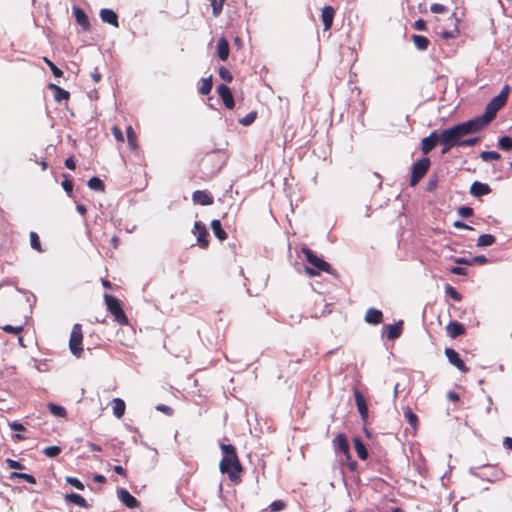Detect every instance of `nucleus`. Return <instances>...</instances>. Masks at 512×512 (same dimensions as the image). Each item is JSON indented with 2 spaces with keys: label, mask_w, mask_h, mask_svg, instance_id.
<instances>
[{
  "label": "nucleus",
  "mask_w": 512,
  "mask_h": 512,
  "mask_svg": "<svg viewBox=\"0 0 512 512\" xmlns=\"http://www.w3.org/2000/svg\"><path fill=\"white\" fill-rule=\"evenodd\" d=\"M211 229L213 231L214 236L220 241H224L227 239V233L222 228L221 222L218 219H214L211 221Z\"/></svg>",
  "instance_id": "obj_24"
},
{
  "label": "nucleus",
  "mask_w": 512,
  "mask_h": 512,
  "mask_svg": "<svg viewBox=\"0 0 512 512\" xmlns=\"http://www.w3.org/2000/svg\"><path fill=\"white\" fill-rule=\"evenodd\" d=\"M193 233L197 237L198 245L206 249L209 245V233L206 226L202 222L196 221L194 223Z\"/></svg>",
  "instance_id": "obj_9"
},
{
  "label": "nucleus",
  "mask_w": 512,
  "mask_h": 512,
  "mask_svg": "<svg viewBox=\"0 0 512 512\" xmlns=\"http://www.w3.org/2000/svg\"><path fill=\"white\" fill-rule=\"evenodd\" d=\"M479 137L463 138L460 147H473L479 142Z\"/></svg>",
  "instance_id": "obj_49"
},
{
  "label": "nucleus",
  "mask_w": 512,
  "mask_h": 512,
  "mask_svg": "<svg viewBox=\"0 0 512 512\" xmlns=\"http://www.w3.org/2000/svg\"><path fill=\"white\" fill-rule=\"evenodd\" d=\"M48 89L53 91V96L56 102H61L63 100L67 101L70 98V93L56 84H48Z\"/></svg>",
  "instance_id": "obj_22"
},
{
  "label": "nucleus",
  "mask_w": 512,
  "mask_h": 512,
  "mask_svg": "<svg viewBox=\"0 0 512 512\" xmlns=\"http://www.w3.org/2000/svg\"><path fill=\"white\" fill-rule=\"evenodd\" d=\"M454 262H455L456 264H459V265H468V266H471L470 259H467V258L457 257V258H454Z\"/></svg>",
  "instance_id": "obj_63"
},
{
  "label": "nucleus",
  "mask_w": 512,
  "mask_h": 512,
  "mask_svg": "<svg viewBox=\"0 0 512 512\" xmlns=\"http://www.w3.org/2000/svg\"><path fill=\"white\" fill-rule=\"evenodd\" d=\"M353 444L358 457L361 460H366L368 458V451L363 441L359 437H355Z\"/></svg>",
  "instance_id": "obj_25"
},
{
  "label": "nucleus",
  "mask_w": 512,
  "mask_h": 512,
  "mask_svg": "<svg viewBox=\"0 0 512 512\" xmlns=\"http://www.w3.org/2000/svg\"><path fill=\"white\" fill-rule=\"evenodd\" d=\"M509 93L510 86L507 84L502 88L501 92L497 96L493 97L486 105L484 113L474 118L482 129L486 128L487 125L496 117L498 111L505 106Z\"/></svg>",
  "instance_id": "obj_3"
},
{
  "label": "nucleus",
  "mask_w": 512,
  "mask_h": 512,
  "mask_svg": "<svg viewBox=\"0 0 512 512\" xmlns=\"http://www.w3.org/2000/svg\"><path fill=\"white\" fill-rule=\"evenodd\" d=\"M118 499L128 508L134 509L140 506V502L125 488L117 490Z\"/></svg>",
  "instance_id": "obj_14"
},
{
  "label": "nucleus",
  "mask_w": 512,
  "mask_h": 512,
  "mask_svg": "<svg viewBox=\"0 0 512 512\" xmlns=\"http://www.w3.org/2000/svg\"><path fill=\"white\" fill-rule=\"evenodd\" d=\"M445 355L448 361L461 372L467 373L469 368L465 365L464 361L460 358L459 354L452 348L445 349Z\"/></svg>",
  "instance_id": "obj_12"
},
{
  "label": "nucleus",
  "mask_w": 512,
  "mask_h": 512,
  "mask_svg": "<svg viewBox=\"0 0 512 512\" xmlns=\"http://www.w3.org/2000/svg\"><path fill=\"white\" fill-rule=\"evenodd\" d=\"M66 501L73 503L79 507L87 508L88 503L87 501L79 494L76 493H69L65 495Z\"/></svg>",
  "instance_id": "obj_29"
},
{
  "label": "nucleus",
  "mask_w": 512,
  "mask_h": 512,
  "mask_svg": "<svg viewBox=\"0 0 512 512\" xmlns=\"http://www.w3.org/2000/svg\"><path fill=\"white\" fill-rule=\"evenodd\" d=\"M496 241V238L494 235L491 234H482L479 236L477 240V246L478 247H486L491 246Z\"/></svg>",
  "instance_id": "obj_32"
},
{
  "label": "nucleus",
  "mask_w": 512,
  "mask_h": 512,
  "mask_svg": "<svg viewBox=\"0 0 512 512\" xmlns=\"http://www.w3.org/2000/svg\"><path fill=\"white\" fill-rule=\"evenodd\" d=\"M62 187L63 189L68 193L70 194L73 190V182L72 180L70 179H65L63 182H62Z\"/></svg>",
  "instance_id": "obj_58"
},
{
  "label": "nucleus",
  "mask_w": 512,
  "mask_h": 512,
  "mask_svg": "<svg viewBox=\"0 0 512 512\" xmlns=\"http://www.w3.org/2000/svg\"><path fill=\"white\" fill-rule=\"evenodd\" d=\"M156 409H157L158 411H160V412H162V413H164V414L168 415V416H172V415H173V413H174V410H173L171 407H169V406H167V405H164V404H158V405L156 406Z\"/></svg>",
  "instance_id": "obj_53"
},
{
  "label": "nucleus",
  "mask_w": 512,
  "mask_h": 512,
  "mask_svg": "<svg viewBox=\"0 0 512 512\" xmlns=\"http://www.w3.org/2000/svg\"><path fill=\"white\" fill-rule=\"evenodd\" d=\"M256 117H257V112L256 111H251L244 118H242L240 120V123L242 125H244V126H248V125L252 124L255 121Z\"/></svg>",
  "instance_id": "obj_46"
},
{
  "label": "nucleus",
  "mask_w": 512,
  "mask_h": 512,
  "mask_svg": "<svg viewBox=\"0 0 512 512\" xmlns=\"http://www.w3.org/2000/svg\"><path fill=\"white\" fill-rule=\"evenodd\" d=\"M487 261L488 260H487V258L484 255L475 256V257L470 259L471 265H474V264H486Z\"/></svg>",
  "instance_id": "obj_54"
},
{
  "label": "nucleus",
  "mask_w": 512,
  "mask_h": 512,
  "mask_svg": "<svg viewBox=\"0 0 512 512\" xmlns=\"http://www.w3.org/2000/svg\"><path fill=\"white\" fill-rule=\"evenodd\" d=\"M219 76L221 79H223L227 83H230L233 80V76H232L231 72L224 66L220 67Z\"/></svg>",
  "instance_id": "obj_45"
},
{
  "label": "nucleus",
  "mask_w": 512,
  "mask_h": 512,
  "mask_svg": "<svg viewBox=\"0 0 512 512\" xmlns=\"http://www.w3.org/2000/svg\"><path fill=\"white\" fill-rule=\"evenodd\" d=\"M335 16V9L332 6H324L321 11V20L324 30H329L332 27Z\"/></svg>",
  "instance_id": "obj_17"
},
{
  "label": "nucleus",
  "mask_w": 512,
  "mask_h": 512,
  "mask_svg": "<svg viewBox=\"0 0 512 512\" xmlns=\"http://www.w3.org/2000/svg\"><path fill=\"white\" fill-rule=\"evenodd\" d=\"M333 443L335 450L340 451L344 454L346 460L348 461V467L350 468V470L354 471L357 468V463L356 461L352 460L349 442L346 436L343 433L338 434L334 438Z\"/></svg>",
  "instance_id": "obj_8"
},
{
  "label": "nucleus",
  "mask_w": 512,
  "mask_h": 512,
  "mask_svg": "<svg viewBox=\"0 0 512 512\" xmlns=\"http://www.w3.org/2000/svg\"><path fill=\"white\" fill-rule=\"evenodd\" d=\"M48 408H49V411L54 415V416H57V417H66L67 415V411L64 407L62 406H59L57 404H54V403H50L48 404Z\"/></svg>",
  "instance_id": "obj_36"
},
{
  "label": "nucleus",
  "mask_w": 512,
  "mask_h": 512,
  "mask_svg": "<svg viewBox=\"0 0 512 512\" xmlns=\"http://www.w3.org/2000/svg\"><path fill=\"white\" fill-rule=\"evenodd\" d=\"M104 300L107 310L114 316V320L120 325H128L129 320L122 308L120 300L110 294H105Z\"/></svg>",
  "instance_id": "obj_5"
},
{
  "label": "nucleus",
  "mask_w": 512,
  "mask_h": 512,
  "mask_svg": "<svg viewBox=\"0 0 512 512\" xmlns=\"http://www.w3.org/2000/svg\"><path fill=\"white\" fill-rule=\"evenodd\" d=\"M386 336L389 340L397 339L401 336L403 331V321L400 320L395 324H388L384 326Z\"/></svg>",
  "instance_id": "obj_18"
},
{
  "label": "nucleus",
  "mask_w": 512,
  "mask_h": 512,
  "mask_svg": "<svg viewBox=\"0 0 512 512\" xmlns=\"http://www.w3.org/2000/svg\"><path fill=\"white\" fill-rule=\"evenodd\" d=\"M437 131H432L428 137L421 141V151L424 155L429 154L440 143V138Z\"/></svg>",
  "instance_id": "obj_11"
},
{
  "label": "nucleus",
  "mask_w": 512,
  "mask_h": 512,
  "mask_svg": "<svg viewBox=\"0 0 512 512\" xmlns=\"http://www.w3.org/2000/svg\"><path fill=\"white\" fill-rule=\"evenodd\" d=\"M365 321L372 325H378L383 321V313L375 308H369L365 313Z\"/></svg>",
  "instance_id": "obj_21"
},
{
  "label": "nucleus",
  "mask_w": 512,
  "mask_h": 512,
  "mask_svg": "<svg viewBox=\"0 0 512 512\" xmlns=\"http://www.w3.org/2000/svg\"><path fill=\"white\" fill-rule=\"evenodd\" d=\"M43 61L50 68L54 77L59 78V77L63 76V71L61 69H59L50 59H48L47 57H44Z\"/></svg>",
  "instance_id": "obj_40"
},
{
  "label": "nucleus",
  "mask_w": 512,
  "mask_h": 512,
  "mask_svg": "<svg viewBox=\"0 0 512 512\" xmlns=\"http://www.w3.org/2000/svg\"><path fill=\"white\" fill-rule=\"evenodd\" d=\"M2 330L6 333L13 334V335H19L23 332L24 326H12V325H5L2 327Z\"/></svg>",
  "instance_id": "obj_42"
},
{
  "label": "nucleus",
  "mask_w": 512,
  "mask_h": 512,
  "mask_svg": "<svg viewBox=\"0 0 512 512\" xmlns=\"http://www.w3.org/2000/svg\"><path fill=\"white\" fill-rule=\"evenodd\" d=\"M65 166L70 169V170H75L76 168V164H75V161L73 159V157H68L66 160H65Z\"/></svg>",
  "instance_id": "obj_62"
},
{
  "label": "nucleus",
  "mask_w": 512,
  "mask_h": 512,
  "mask_svg": "<svg viewBox=\"0 0 512 512\" xmlns=\"http://www.w3.org/2000/svg\"><path fill=\"white\" fill-rule=\"evenodd\" d=\"M453 226L459 229L472 230L473 228L461 221H455Z\"/></svg>",
  "instance_id": "obj_64"
},
{
  "label": "nucleus",
  "mask_w": 512,
  "mask_h": 512,
  "mask_svg": "<svg viewBox=\"0 0 512 512\" xmlns=\"http://www.w3.org/2000/svg\"><path fill=\"white\" fill-rule=\"evenodd\" d=\"M412 41L417 49L421 51L426 50L430 44V41L427 37L418 34L412 35Z\"/></svg>",
  "instance_id": "obj_30"
},
{
  "label": "nucleus",
  "mask_w": 512,
  "mask_h": 512,
  "mask_svg": "<svg viewBox=\"0 0 512 512\" xmlns=\"http://www.w3.org/2000/svg\"><path fill=\"white\" fill-rule=\"evenodd\" d=\"M223 457L219 463V470L228 476L230 482L239 485L242 482L243 466L237 455L236 448L231 444H220Z\"/></svg>",
  "instance_id": "obj_2"
},
{
  "label": "nucleus",
  "mask_w": 512,
  "mask_h": 512,
  "mask_svg": "<svg viewBox=\"0 0 512 512\" xmlns=\"http://www.w3.org/2000/svg\"><path fill=\"white\" fill-rule=\"evenodd\" d=\"M29 237H30L31 247L34 250H36L37 252H40V253L43 252L38 234L36 232L32 231V232H30Z\"/></svg>",
  "instance_id": "obj_37"
},
{
  "label": "nucleus",
  "mask_w": 512,
  "mask_h": 512,
  "mask_svg": "<svg viewBox=\"0 0 512 512\" xmlns=\"http://www.w3.org/2000/svg\"><path fill=\"white\" fill-rule=\"evenodd\" d=\"M498 146L504 151H510L512 149V139L509 136H503L499 139Z\"/></svg>",
  "instance_id": "obj_41"
},
{
  "label": "nucleus",
  "mask_w": 512,
  "mask_h": 512,
  "mask_svg": "<svg viewBox=\"0 0 512 512\" xmlns=\"http://www.w3.org/2000/svg\"><path fill=\"white\" fill-rule=\"evenodd\" d=\"M213 87L212 76L201 79V85L198 89L201 95H207L211 92Z\"/></svg>",
  "instance_id": "obj_31"
},
{
  "label": "nucleus",
  "mask_w": 512,
  "mask_h": 512,
  "mask_svg": "<svg viewBox=\"0 0 512 512\" xmlns=\"http://www.w3.org/2000/svg\"><path fill=\"white\" fill-rule=\"evenodd\" d=\"M225 0H211V7L214 16H218L223 8Z\"/></svg>",
  "instance_id": "obj_44"
},
{
  "label": "nucleus",
  "mask_w": 512,
  "mask_h": 512,
  "mask_svg": "<svg viewBox=\"0 0 512 512\" xmlns=\"http://www.w3.org/2000/svg\"><path fill=\"white\" fill-rule=\"evenodd\" d=\"M404 417L411 425V427L416 428L419 424V420L417 415L411 410V408L407 407L404 410Z\"/></svg>",
  "instance_id": "obj_34"
},
{
  "label": "nucleus",
  "mask_w": 512,
  "mask_h": 512,
  "mask_svg": "<svg viewBox=\"0 0 512 512\" xmlns=\"http://www.w3.org/2000/svg\"><path fill=\"white\" fill-rule=\"evenodd\" d=\"M458 34H459V31L457 29H455L454 31H443L441 33V36L444 39H451V38H455Z\"/></svg>",
  "instance_id": "obj_59"
},
{
  "label": "nucleus",
  "mask_w": 512,
  "mask_h": 512,
  "mask_svg": "<svg viewBox=\"0 0 512 512\" xmlns=\"http://www.w3.org/2000/svg\"><path fill=\"white\" fill-rule=\"evenodd\" d=\"M100 18L103 22L109 23L110 25L114 26L115 28L119 27L118 16L111 9H108V8L101 9Z\"/></svg>",
  "instance_id": "obj_20"
},
{
  "label": "nucleus",
  "mask_w": 512,
  "mask_h": 512,
  "mask_svg": "<svg viewBox=\"0 0 512 512\" xmlns=\"http://www.w3.org/2000/svg\"><path fill=\"white\" fill-rule=\"evenodd\" d=\"M113 470H114V472H115V473H117L118 475H120V476H122V477H127V472H126V470H125L122 466H120V465H115V466L113 467Z\"/></svg>",
  "instance_id": "obj_61"
},
{
  "label": "nucleus",
  "mask_w": 512,
  "mask_h": 512,
  "mask_svg": "<svg viewBox=\"0 0 512 512\" xmlns=\"http://www.w3.org/2000/svg\"><path fill=\"white\" fill-rule=\"evenodd\" d=\"M491 192V187L479 181H474L470 186V194L474 197H482L488 195Z\"/></svg>",
  "instance_id": "obj_16"
},
{
  "label": "nucleus",
  "mask_w": 512,
  "mask_h": 512,
  "mask_svg": "<svg viewBox=\"0 0 512 512\" xmlns=\"http://www.w3.org/2000/svg\"><path fill=\"white\" fill-rule=\"evenodd\" d=\"M82 341H83L82 326H81V324L76 323L72 327L70 339H69V349H70L71 353L76 357H80L83 353Z\"/></svg>",
  "instance_id": "obj_7"
},
{
  "label": "nucleus",
  "mask_w": 512,
  "mask_h": 512,
  "mask_svg": "<svg viewBox=\"0 0 512 512\" xmlns=\"http://www.w3.org/2000/svg\"><path fill=\"white\" fill-rule=\"evenodd\" d=\"M111 132L113 134V136L115 137V139L118 141V142H124V135H123V132L122 130L120 129V127L118 126H113L111 128Z\"/></svg>",
  "instance_id": "obj_50"
},
{
  "label": "nucleus",
  "mask_w": 512,
  "mask_h": 512,
  "mask_svg": "<svg viewBox=\"0 0 512 512\" xmlns=\"http://www.w3.org/2000/svg\"><path fill=\"white\" fill-rule=\"evenodd\" d=\"M482 130L474 118L443 130L439 135L442 154H446L453 147H460L465 136Z\"/></svg>",
  "instance_id": "obj_1"
},
{
  "label": "nucleus",
  "mask_w": 512,
  "mask_h": 512,
  "mask_svg": "<svg viewBox=\"0 0 512 512\" xmlns=\"http://www.w3.org/2000/svg\"><path fill=\"white\" fill-rule=\"evenodd\" d=\"M217 55L222 61H226L229 56V42L225 37H221L217 43Z\"/></svg>",
  "instance_id": "obj_23"
},
{
  "label": "nucleus",
  "mask_w": 512,
  "mask_h": 512,
  "mask_svg": "<svg viewBox=\"0 0 512 512\" xmlns=\"http://www.w3.org/2000/svg\"><path fill=\"white\" fill-rule=\"evenodd\" d=\"M354 398L361 419L364 423H366L369 417L368 406L363 394L356 388L354 389Z\"/></svg>",
  "instance_id": "obj_13"
},
{
  "label": "nucleus",
  "mask_w": 512,
  "mask_h": 512,
  "mask_svg": "<svg viewBox=\"0 0 512 512\" xmlns=\"http://www.w3.org/2000/svg\"><path fill=\"white\" fill-rule=\"evenodd\" d=\"M301 251L306 261L312 266L305 267V271L308 275L316 276L319 275V273L322 271L329 274H334L332 266L322 258L318 257L311 249L308 247H303Z\"/></svg>",
  "instance_id": "obj_4"
},
{
  "label": "nucleus",
  "mask_w": 512,
  "mask_h": 512,
  "mask_svg": "<svg viewBox=\"0 0 512 512\" xmlns=\"http://www.w3.org/2000/svg\"><path fill=\"white\" fill-rule=\"evenodd\" d=\"M452 274H455V275H467V269L466 268H463V267H452L450 270H449Z\"/></svg>",
  "instance_id": "obj_57"
},
{
  "label": "nucleus",
  "mask_w": 512,
  "mask_h": 512,
  "mask_svg": "<svg viewBox=\"0 0 512 512\" xmlns=\"http://www.w3.org/2000/svg\"><path fill=\"white\" fill-rule=\"evenodd\" d=\"M414 28L418 31H425L426 30V22L423 19H418L413 24Z\"/></svg>",
  "instance_id": "obj_56"
},
{
  "label": "nucleus",
  "mask_w": 512,
  "mask_h": 512,
  "mask_svg": "<svg viewBox=\"0 0 512 512\" xmlns=\"http://www.w3.org/2000/svg\"><path fill=\"white\" fill-rule=\"evenodd\" d=\"M445 293L447 296H449L451 299H453L456 302H460L462 300L461 294L458 293L457 290L449 284H447L445 286Z\"/></svg>",
  "instance_id": "obj_38"
},
{
  "label": "nucleus",
  "mask_w": 512,
  "mask_h": 512,
  "mask_svg": "<svg viewBox=\"0 0 512 512\" xmlns=\"http://www.w3.org/2000/svg\"><path fill=\"white\" fill-rule=\"evenodd\" d=\"M66 481L68 484H70L71 486L75 487L78 490L84 489V484L76 477H67Z\"/></svg>",
  "instance_id": "obj_47"
},
{
  "label": "nucleus",
  "mask_w": 512,
  "mask_h": 512,
  "mask_svg": "<svg viewBox=\"0 0 512 512\" xmlns=\"http://www.w3.org/2000/svg\"><path fill=\"white\" fill-rule=\"evenodd\" d=\"M431 166V161L428 157L421 158L416 161L411 168L410 186L415 187L426 175Z\"/></svg>",
  "instance_id": "obj_6"
},
{
  "label": "nucleus",
  "mask_w": 512,
  "mask_h": 512,
  "mask_svg": "<svg viewBox=\"0 0 512 512\" xmlns=\"http://www.w3.org/2000/svg\"><path fill=\"white\" fill-rule=\"evenodd\" d=\"M6 464L11 469L22 470L25 468V466L23 464H21L20 462H18L16 460L10 459V458L6 459Z\"/></svg>",
  "instance_id": "obj_52"
},
{
  "label": "nucleus",
  "mask_w": 512,
  "mask_h": 512,
  "mask_svg": "<svg viewBox=\"0 0 512 512\" xmlns=\"http://www.w3.org/2000/svg\"><path fill=\"white\" fill-rule=\"evenodd\" d=\"M446 331L450 338L455 339L461 335H464L466 332V329L462 323H460L458 321H451L446 326Z\"/></svg>",
  "instance_id": "obj_19"
},
{
  "label": "nucleus",
  "mask_w": 512,
  "mask_h": 512,
  "mask_svg": "<svg viewBox=\"0 0 512 512\" xmlns=\"http://www.w3.org/2000/svg\"><path fill=\"white\" fill-rule=\"evenodd\" d=\"M458 214L461 217L468 218L473 215V209L468 206H462L458 209Z\"/></svg>",
  "instance_id": "obj_51"
},
{
  "label": "nucleus",
  "mask_w": 512,
  "mask_h": 512,
  "mask_svg": "<svg viewBox=\"0 0 512 512\" xmlns=\"http://www.w3.org/2000/svg\"><path fill=\"white\" fill-rule=\"evenodd\" d=\"M88 186L90 189L95 191L103 192L105 190V185L103 181L98 177H92L88 181Z\"/></svg>",
  "instance_id": "obj_35"
},
{
  "label": "nucleus",
  "mask_w": 512,
  "mask_h": 512,
  "mask_svg": "<svg viewBox=\"0 0 512 512\" xmlns=\"http://www.w3.org/2000/svg\"><path fill=\"white\" fill-rule=\"evenodd\" d=\"M112 408H113V414L118 419L122 418L125 413V402L120 398H114L112 400Z\"/></svg>",
  "instance_id": "obj_27"
},
{
  "label": "nucleus",
  "mask_w": 512,
  "mask_h": 512,
  "mask_svg": "<svg viewBox=\"0 0 512 512\" xmlns=\"http://www.w3.org/2000/svg\"><path fill=\"white\" fill-rule=\"evenodd\" d=\"M217 93L226 108H228V109L234 108V106H235L234 97H233V94H232L230 88L226 84H220L217 87Z\"/></svg>",
  "instance_id": "obj_10"
},
{
  "label": "nucleus",
  "mask_w": 512,
  "mask_h": 512,
  "mask_svg": "<svg viewBox=\"0 0 512 512\" xmlns=\"http://www.w3.org/2000/svg\"><path fill=\"white\" fill-rule=\"evenodd\" d=\"M126 134H127V142H128V146L130 148L131 151H137L139 146H138V140H137V135L134 131V129L132 128V126H128L126 128Z\"/></svg>",
  "instance_id": "obj_26"
},
{
  "label": "nucleus",
  "mask_w": 512,
  "mask_h": 512,
  "mask_svg": "<svg viewBox=\"0 0 512 512\" xmlns=\"http://www.w3.org/2000/svg\"><path fill=\"white\" fill-rule=\"evenodd\" d=\"M9 427L13 430V431H18V432H21V431H24L25 430V427L17 422V421H14V422H11L9 423Z\"/></svg>",
  "instance_id": "obj_60"
},
{
  "label": "nucleus",
  "mask_w": 512,
  "mask_h": 512,
  "mask_svg": "<svg viewBox=\"0 0 512 512\" xmlns=\"http://www.w3.org/2000/svg\"><path fill=\"white\" fill-rule=\"evenodd\" d=\"M480 158L483 161L499 160L501 155L496 151H483L480 153Z\"/></svg>",
  "instance_id": "obj_39"
},
{
  "label": "nucleus",
  "mask_w": 512,
  "mask_h": 512,
  "mask_svg": "<svg viewBox=\"0 0 512 512\" xmlns=\"http://www.w3.org/2000/svg\"><path fill=\"white\" fill-rule=\"evenodd\" d=\"M74 15H75L77 23L79 25H81L83 27V29L88 30L90 27V23H89L86 13L80 8H75Z\"/></svg>",
  "instance_id": "obj_28"
},
{
  "label": "nucleus",
  "mask_w": 512,
  "mask_h": 512,
  "mask_svg": "<svg viewBox=\"0 0 512 512\" xmlns=\"http://www.w3.org/2000/svg\"><path fill=\"white\" fill-rule=\"evenodd\" d=\"M192 201L195 204H200L202 206L212 205L214 202L213 196L205 190H196L192 194Z\"/></svg>",
  "instance_id": "obj_15"
},
{
  "label": "nucleus",
  "mask_w": 512,
  "mask_h": 512,
  "mask_svg": "<svg viewBox=\"0 0 512 512\" xmlns=\"http://www.w3.org/2000/svg\"><path fill=\"white\" fill-rule=\"evenodd\" d=\"M285 507V504L284 502H282L281 500H277V501H274L271 505H270V508L273 512H277V511H280L282 509H284Z\"/></svg>",
  "instance_id": "obj_55"
},
{
  "label": "nucleus",
  "mask_w": 512,
  "mask_h": 512,
  "mask_svg": "<svg viewBox=\"0 0 512 512\" xmlns=\"http://www.w3.org/2000/svg\"><path fill=\"white\" fill-rule=\"evenodd\" d=\"M23 479L25 480L26 482L30 483V484H36V478L31 475V474H27V473H22V472H12L10 473L9 475V479L11 480H14V479Z\"/></svg>",
  "instance_id": "obj_33"
},
{
  "label": "nucleus",
  "mask_w": 512,
  "mask_h": 512,
  "mask_svg": "<svg viewBox=\"0 0 512 512\" xmlns=\"http://www.w3.org/2000/svg\"><path fill=\"white\" fill-rule=\"evenodd\" d=\"M43 453L50 457H56L61 453V448L59 446H48L43 450Z\"/></svg>",
  "instance_id": "obj_43"
},
{
  "label": "nucleus",
  "mask_w": 512,
  "mask_h": 512,
  "mask_svg": "<svg viewBox=\"0 0 512 512\" xmlns=\"http://www.w3.org/2000/svg\"><path fill=\"white\" fill-rule=\"evenodd\" d=\"M430 11L432 13H435V14H441V13H445L448 11V8L442 4H439V3H433L431 6H430Z\"/></svg>",
  "instance_id": "obj_48"
}]
</instances>
